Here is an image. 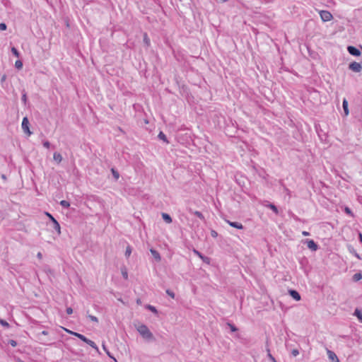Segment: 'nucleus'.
I'll list each match as a JSON object with an SVG mask.
<instances>
[{
	"instance_id": "nucleus-24",
	"label": "nucleus",
	"mask_w": 362,
	"mask_h": 362,
	"mask_svg": "<svg viewBox=\"0 0 362 362\" xmlns=\"http://www.w3.org/2000/svg\"><path fill=\"white\" fill-rule=\"evenodd\" d=\"M146 309H148V310L151 311L152 313H153L154 314L157 315L158 314V310L156 309V307L151 305H147L146 306Z\"/></svg>"
},
{
	"instance_id": "nucleus-41",
	"label": "nucleus",
	"mask_w": 362,
	"mask_h": 362,
	"mask_svg": "<svg viewBox=\"0 0 362 362\" xmlns=\"http://www.w3.org/2000/svg\"><path fill=\"white\" fill-rule=\"evenodd\" d=\"M122 276L124 279H128V273L126 270L122 272Z\"/></svg>"
},
{
	"instance_id": "nucleus-4",
	"label": "nucleus",
	"mask_w": 362,
	"mask_h": 362,
	"mask_svg": "<svg viewBox=\"0 0 362 362\" xmlns=\"http://www.w3.org/2000/svg\"><path fill=\"white\" fill-rule=\"evenodd\" d=\"M303 243L307 244L308 247L311 251H317L319 248L318 245L313 240L306 239Z\"/></svg>"
},
{
	"instance_id": "nucleus-52",
	"label": "nucleus",
	"mask_w": 362,
	"mask_h": 362,
	"mask_svg": "<svg viewBox=\"0 0 362 362\" xmlns=\"http://www.w3.org/2000/svg\"><path fill=\"white\" fill-rule=\"evenodd\" d=\"M355 257H356L358 259H361L359 255L356 252H354V254Z\"/></svg>"
},
{
	"instance_id": "nucleus-27",
	"label": "nucleus",
	"mask_w": 362,
	"mask_h": 362,
	"mask_svg": "<svg viewBox=\"0 0 362 362\" xmlns=\"http://www.w3.org/2000/svg\"><path fill=\"white\" fill-rule=\"evenodd\" d=\"M131 253H132V247L129 245H128L126 248L125 257L127 258H128L130 256Z\"/></svg>"
},
{
	"instance_id": "nucleus-18",
	"label": "nucleus",
	"mask_w": 362,
	"mask_h": 362,
	"mask_svg": "<svg viewBox=\"0 0 362 362\" xmlns=\"http://www.w3.org/2000/svg\"><path fill=\"white\" fill-rule=\"evenodd\" d=\"M158 137L159 139L163 140L165 143H169V141L168 140L166 135L163 132H159Z\"/></svg>"
},
{
	"instance_id": "nucleus-43",
	"label": "nucleus",
	"mask_w": 362,
	"mask_h": 362,
	"mask_svg": "<svg viewBox=\"0 0 362 362\" xmlns=\"http://www.w3.org/2000/svg\"><path fill=\"white\" fill-rule=\"evenodd\" d=\"M345 212H346L347 214H349V215H351V216H353L352 212H351V210L349 207H346V208H345Z\"/></svg>"
},
{
	"instance_id": "nucleus-23",
	"label": "nucleus",
	"mask_w": 362,
	"mask_h": 362,
	"mask_svg": "<svg viewBox=\"0 0 362 362\" xmlns=\"http://www.w3.org/2000/svg\"><path fill=\"white\" fill-rule=\"evenodd\" d=\"M85 343H86L90 346H91L92 348H93V349H95L96 350L98 349L97 345L95 344V343L93 341L89 339H88Z\"/></svg>"
},
{
	"instance_id": "nucleus-9",
	"label": "nucleus",
	"mask_w": 362,
	"mask_h": 362,
	"mask_svg": "<svg viewBox=\"0 0 362 362\" xmlns=\"http://www.w3.org/2000/svg\"><path fill=\"white\" fill-rule=\"evenodd\" d=\"M188 211L192 214H194L195 215L197 218H199L201 221H206L205 219V217L202 214V212L199 211H194L192 210L191 208L188 209Z\"/></svg>"
},
{
	"instance_id": "nucleus-31",
	"label": "nucleus",
	"mask_w": 362,
	"mask_h": 362,
	"mask_svg": "<svg viewBox=\"0 0 362 362\" xmlns=\"http://www.w3.org/2000/svg\"><path fill=\"white\" fill-rule=\"evenodd\" d=\"M15 66L16 69H20L23 67V62L21 60H17L15 62Z\"/></svg>"
},
{
	"instance_id": "nucleus-34",
	"label": "nucleus",
	"mask_w": 362,
	"mask_h": 362,
	"mask_svg": "<svg viewBox=\"0 0 362 362\" xmlns=\"http://www.w3.org/2000/svg\"><path fill=\"white\" fill-rule=\"evenodd\" d=\"M8 344H10L11 346H12L13 347L16 346L18 344L17 341L13 339H9L8 341Z\"/></svg>"
},
{
	"instance_id": "nucleus-13",
	"label": "nucleus",
	"mask_w": 362,
	"mask_h": 362,
	"mask_svg": "<svg viewBox=\"0 0 362 362\" xmlns=\"http://www.w3.org/2000/svg\"><path fill=\"white\" fill-rule=\"evenodd\" d=\"M66 332H69L71 334H72V335L76 337L77 338L80 339L83 342H86V340L88 339V338L86 337H85L84 335H83V334H81L80 333L72 332V331H69L67 329H66Z\"/></svg>"
},
{
	"instance_id": "nucleus-25",
	"label": "nucleus",
	"mask_w": 362,
	"mask_h": 362,
	"mask_svg": "<svg viewBox=\"0 0 362 362\" xmlns=\"http://www.w3.org/2000/svg\"><path fill=\"white\" fill-rule=\"evenodd\" d=\"M227 325L229 327L231 332H235L238 331V328L233 324L228 322Z\"/></svg>"
},
{
	"instance_id": "nucleus-8",
	"label": "nucleus",
	"mask_w": 362,
	"mask_h": 362,
	"mask_svg": "<svg viewBox=\"0 0 362 362\" xmlns=\"http://www.w3.org/2000/svg\"><path fill=\"white\" fill-rule=\"evenodd\" d=\"M193 252L197 255L200 259H202V261L206 263V264H210V262H211V259L209 257H206V256H204L200 252H199L198 250L194 249L193 250Z\"/></svg>"
},
{
	"instance_id": "nucleus-16",
	"label": "nucleus",
	"mask_w": 362,
	"mask_h": 362,
	"mask_svg": "<svg viewBox=\"0 0 362 362\" xmlns=\"http://www.w3.org/2000/svg\"><path fill=\"white\" fill-rule=\"evenodd\" d=\"M162 218L163 219V221L167 223H171L172 221H173V219L171 218V216L168 214H166V213H162Z\"/></svg>"
},
{
	"instance_id": "nucleus-50",
	"label": "nucleus",
	"mask_w": 362,
	"mask_h": 362,
	"mask_svg": "<svg viewBox=\"0 0 362 362\" xmlns=\"http://www.w3.org/2000/svg\"><path fill=\"white\" fill-rule=\"evenodd\" d=\"M6 78V75H3L2 77H1V82L4 81Z\"/></svg>"
},
{
	"instance_id": "nucleus-56",
	"label": "nucleus",
	"mask_w": 362,
	"mask_h": 362,
	"mask_svg": "<svg viewBox=\"0 0 362 362\" xmlns=\"http://www.w3.org/2000/svg\"><path fill=\"white\" fill-rule=\"evenodd\" d=\"M19 362H24V361L19 359Z\"/></svg>"
},
{
	"instance_id": "nucleus-22",
	"label": "nucleus",
	"mask_w": 362,
	"mask_h": 362,
	"mask_svg": "<svg viewBox=\"0 0 362 362\" xmlns=\"http://www.w3.org/2000/svg\"><path fill=\"white\" fill-rule=\"evenodd\" d=\"M267 206L271 209L276 214H279V210L274 204L269 203L268 205H267Z\"/></svg>"
},
{
	"instance_id": "nucleus-20",
	"label": "nucleus",
	"mask_w": 362,
	"mask_h": 362,
	"mask_svg": "<svg viewBox=\"0 0 362 362\" xmlns=\"http://www.w3.org/2000/svg\"><path fill=\"white\" fill-rule=\"evenodd\" d=\"M362 279V274L361 272L356 273L353 275L352 279L354 281H358Z\"/></svg>"
},
{
	"instance_id": "nucleus-38",
	"label": "nucleus",
	"mask_w": 362,
	"mask_h": 362,
	"mask_svg": "<svg viewBox=\"0 0 362 362\" xmlns=\"http://www.w3.org/2000/svg\"><path fill=\"white\" fill-rule=\"evenodd\" d=\"M6 29H7L6 24L4 23H0V30L4 31V30H6Z\"/></svg>"
},
{
	"instance_id": "nucleus-47",
	"label": "nucleus",
	"mask_w": 362,
	"mask_h": 362,
	"mask_svg": "<svg viewBox=\"0 0 362 362\" xmlns=\"http://www.w3.org/2000/svg\"><path fill=\"white\" fill-rule=\"evenodd\" d=\"M302 234H303V235H304V236H308V235H310V233H309V232H307V231H303V232H302Z\"/></svg>"
},
{
	"instance_id": "nucleus-12",
	"label": "nucleus",
	"mask_w": 362,
	"mask_h": 362,
	"mask_svg": "<svg viewBox=\"0 0 362 362\" xmlns=\"http://www.w3.org/2000/svg\"><path fill=\"white\" fill-rule=\"evenodd\" d=\"M327 355H328L329 360H331L332 362H339V360L338 359L337 356L332 351L327 350Z\"/></svg>"
},
{
	"instance_id": "nucleus-2",
	"label": "nucleus",
	"mask_w": 362,
	"mask_h": 362,
	"mask_svg": "<svg viewBox=\"0 0 362 362\" xmlns=\"http://www.w3.org/2000/svg\"><path fill=\"white\" fill-rule=\"evenodd\" d=\"M29 124L30 123L28 117H23L21 127L23 132L28 136H30L33 134V132L30 129Z\"/></svg>"
},
{
	"instance_id": "nucleus-11",
	"label": "nucleus",
	"mask_w": 362,
	"mask_h": 362,
	"mask_svg": "<svg viewBox=\"0 0 362 362\" xmlns=\"http://www.w3.org/2000/svg\"><path fill=\"white\" fill-rule=\"evenodd\" d=\"M342 107L344 110V116L346 117L349 114V103L346 98L343 99L342 102Z\"/></svg>"
},
{
	"instance_id": "nucleus-55",
	"label": "nucleus",
	"mask_w": 362,
	"mask_h": 362,
	"mask_svg": "<svg viewBox=\"0 0 362 362\" xmlns=\"http://www.w3.org/2000/svg\"><path fill=\"white\" fill-rule=\"evenodd\" d=\"M140 302H141L140 299H138V300H136V303H140Z\"/></svg>"
},
{
	"instance_id": "nucleus-29",
	"label": "nucleus",
	"mask_w": 362,
	"mask_h": 362,
	"mask_svg": "<svg viewBox=\"0 0 362 362\" xmlns=\"http://www.w3.org/2000/svg\"><path fill=\"white\" fill-rule=\"evenodd\" d=\"M0 325H1L3 327H4L6 328L10 327V325L8 324V322H7L6 320H2V319H0Z\"/></svg>"
},
{
	"instance_id": "nucleus-54",
	"label": "nucleus",
	"mask_w": 362,
	"mask_h": 362,
	"mask_svg": "<svg viewBox=\"0 0 362 362\" xmlns=\"http://www.w3.org/2000/svg\"><path fill=\"white\" fill-rule=\"evenodd\" d=\"M1 177H2L3 179H4V180H6V175H1Z\"/></svg>"
},
{
	"instance_id": "nucleus-26",
	"label": "nucleus",
	"mask_w": 362,
	"mask_h": 362,
	"mask_svg": "<svg viewBox=\"0 0 362 362\" xmlns=\"http://www.w3.org/2000/svg\"><path fill=\"white\" fill-rule=\"evenodd\" d=\"M60 205L64 208H68L70 206V203L66 200H62L60 202Z\"/></svg>"
},
{
	"instance_id": "nucleus-17",
	"label": "nucleus",
	"mask_w": 362,
	"mask_h": 362,
	"mask_svg": "<svg viewBox=\"0 0 362 362\" xmlns=\"http://www.w3.org/2000/svg\"><path fill=\"white\" fill-rule=\"evenodd\" d=\"M53 158L57 163H59L62 160V156L61 155V153L58 152H54L53 155Z\"/></svg>"
},
{
	"instance_id": "nucleus-42",
	"label": "nucleus",
	"mask_w": 362,
	"mask_h": 362,
	"mask_svg": "<svg viewBox=\"0 0 362 362\" xmlns=\"http://www.w3.org/2000/svg\"><path fill=\"white\" fill-rule=\"evenodd\" d=\"M66 312L68 315H71L73 313V309L70 307L66 308Z\"/></svg>"
},
{
	"instance_id": "nucleus-44",
	"label": "nucleus",
	"mask_w": 362,
	"mask_h": 362,
	"mask_svg": "<svg viewBox=\"0 0 362 362\" xmlns=\"http://www.w3.org/2000/svg\"><path fill=\"white\" fill-rule=\"evenodd\" d=\"M211 235L214 238H216L218 236V233L214 230L211 231Z\"/></svg>"
},
{
	"instance_id": "nucleus-7",
	"label": "nucleus",
	"mask_w": 362,
	"mask_h": 362,
	"mask_svg": "<svg viewBox=\"0 0 362 362\" xmlns=\"http://www.w3.org/2000/svg\"><path fill=\"white\" fill-rule=\"evenodd\" d=\"M347 51L351 55L354 57H358L361 54L359 49L352 45H349L347 47Z\"/></svg>"
},
{
	"instance_id": "nucleus-30",
	"label": "nucleus",
	"mask_w": 362,
	"mask_h": 362,
	"mask_svg": "<svg viewBox=\"0 0 362 362\" xmlns=\"http://www.w3.org/2000/svg\"><path fill=\"white\" fill-rule=\"evenodd\" d=\"M11 52L14 56H16L17 57H18L20 56V53H19L18 50L14 47H13L11 48Z\"/></svg>"
},
{
	"instance_id": "nucleus-49",
	"label": "nucleus",
	"mask_w": 362,
	"mask_h": 362,
	"mask_svg": "<svg viewBox=\"0 0 362 362\" xmlns=\"http://www.w3.org/2000/svg\"><path fill=\"white\" fill-rule=\"evenodd\" d=\"M358 238H359V241H360L361 243H362V234H361V233H359Z\"/></svg>"
},
{
	"instance_id": "nucleus-51",
	"label": "nucleus",
	"mask_w": 362,
	"mask_h": 362,
	"mask_svg": "<svg viewBox=\"0 0 362 362\" xmlns=\"http://www.w3.org/2000/svg\"><path fill=\"white\" fill-rule=\"evenodd\" d=\"M355 257H356L358 259H361L359 255L356 252H354V254Z\"/></svg>"
},
{
	"instance_id": "nucleus-39",
	"label": "nucleus",
	"mask_w": 362,
	"mask_h": 362,
	"mask_svg": "<svg viewBox=\"0 0 362 362\" xmlns=\"http://www.w3.org/2000/svg\"><path fill=\"white\" fill-rule=\"evenodd\" d=\"M291 354L293 356H297L299 354V351L297 349H294L291 351Z\"/></svg>"
},
{
	"instance_id": "nucleus-48",
	"label": "nucleus",
	"mask_w": 362,
	"mask_h": 362,
	"mask_svg": "<svg viewBox=\"0 0 362 362\" xmlns=\"http://www.w3.org/2000/svg\"><path fill=\"white\" fill-rule=\"evenodd\" d=\"M40 334H42V335H47V334H48V332H47V331H46V330H43V331L40 333Z\"/></svg>"
},
{
	"instance_id": "nucleus-37",
	"label": "nucleus",
	"mask_w": 362,
	"mask_h": 362,
	"mask_svg": "<svg viewBox=\"0 0 362 362\" xmlns=\"http://www.w3.org/2000/svg\"><path fill=\"white\" fill-rule=\"evenodd\" d=\"M166 293L170 296L172 298H175V293L173 291H172L170 289H167L166 290Z\"/></svg>"
},
{
	"instance_id": "nucleus-3",
	"label": "nucleus",
	"mask_w": 362,
	"mask_h": 362,
	"mask_svg": "<svg viewBox=\"0 0 362 362\" xmlns=\"http://www.w3.org/2000/svg\"><path fill=\"white\" fill-rule=\"evenodd\" d=\"M45 214L49 217V220L51 221V223H52L53 228L57 231L58 234H60L61 233V230H60L61 228H60V225H59V222L49 213L46 212Z\"/></svg>"
},
{
	"instance_id": "nucleus-6",
	"label": "nucleus",
	"mask_w": 362,
	"mask_h": 362,
	"mask_svg": "<svg viewBox=\"0 0 362 362\" xmlns=\"http://www.w3.org/2000/svg\"><path fill=\"white\" fill-rule=\"evenodd\" d=\"M349 69L354 72H360L362 69V66L360 63L356 62H352L349 64Z\"/></svg>"
},
{
	"instance_id": "nucleus-14",
	"label": "nucleus",
	"mask_w": 362,
	"mask_h": 362,
	"mask_svg": "<svg viewBox=\"0 0 362 362\" xmlns=\"http://www.w3.org/2000/svg\"><path fill=\"white\" fill-rule=\"evenodd\" d=\"M227 223L231 227H233V228H238V229H243V224L241 223L236 222V221H227Z\"/></svg>"
},
{
	"instance_id": "nucleus-53",
	"label": "nucleus",
	"mask_w": 362,
	"mask_h": 362,
	"mask_svg": "<svg viewBox=\"0 0 362 362\" xmlns=\"http://www.w3.org/2000/svg\"><path fill=\"white\" fill-rule=\"evenodd\" d=\"M37 257L41 259L42 255V253L41 252H38L37 255Z\"/></svg>"
},
{
	"instance_id": "nucleus-32",
	"label": "nucleus",
	"mask_w": 362,
	"mask_h": 362,
	"mask_svg": "<svg viewBox=\"0 0 362 362\" xmlns=\"http://www.w3.org/2000/svg\"><path fill=\"white\" fill-rule=\"evenodd\" d=\"M267 356L272 362H276L275 358L271 354L269 349H267Z\"/></svg>"
},
{
	"instance_id": "nucleus-45",
	"label": "nucleus",
	"mask_w": 362,
	"mask_h": 362,
	"mask_svg": "<svg viewBox=\"0 0 362 362\" xmlns=\"http://www.w3.org/2000/svg\"><path fill=\"white\" fill-rule=\"evenodd\" d=\"M349 250L350 251V252H351L353 254H354V252H356L355 250L354 249V247L351 246H349Z\"/></svg>"
},
{
	"instance_id": "nucleus-40",
	"label": "nucleus",
	"mask_w": 362,
	"mask_h": 362,
	"mask_svg": "<svg viewBox=\"0 0 362 362\" xmlns=\"http://www.w3.org/2000/svg\"><path fill=\"white\" fill-rule=\"evenodd\" d=\"M43 146L49 148L50 147V143L48 141H43Z\"/></svg>"
},
{
	"instance_id": "nucleus-5",
	"label": "nucleus",
	"mask_w": 362,
	"mask_h": 362,
	"mask_svg": "<svg viewBox=\"0 0 362 362\" xmlns=\"http://www.w3.org/2000/svg\"><path fill=\"white\" fill-rule=\"evenodd\" d=\"M320 15L322 21L324 22L329 21L333 18L332 13L328 11H320Z\"/></svg>"
},
{
	"instance_id": "nucleus-19",
	"label": "nucleus",
	"mask_w": 362,
	"mask_h": 362,
	"mask_svg": "<svg viewBox=\"0 0 362 362\" xmlns=\"http://www.w3.org/2000/svg\"><path fill=\"white\" fill-rule=\"evenodd\" d=\"M354 315L357 317V318L358 319V320L362 322V310L356 308L354 311Z\"/></svg>"
},
{
	"instance_id": "nucleus-28",
	"label": "nucleus",
	"mask_w": 362,
	"mask_h": 362,
	"mask_svg": "<svg viewBox=\"0 0 362 362\" xmlns=\"http://www.w3.org/2000/svg\"><path fill=\"white\" fill-rule=\"evenodd\" d=\"M144 42L147 46L150 45V39L148 38L146 33H144Z\"/></svg>"
},
{
	"instance_id": "nucleus-1",
	"label": "nucleus",
	"mask_w": 362,
	"mask_h": 362,
	"mask_svg": "<svg viewBox=\"0 0 362 362\" xmlns=\"http://www.w3.org/2000/svg\"><path fill=\"white\" fill-rule=\"evenodd\" d=\"M137 331L141 334V336L147 340L153 341L154 340V337L152 332L149 330L148 327L145 325H141L137 327Z\"/></svg>"
},
{
	"instance_id": "nucleus-33",
	"label": "nucleus",
	"mask_w": 362,
	"mask_h": 362,
	"mask_svg": "<svg viewBox=\"0 0 362 362\" xmlns=\"http://www.w3.org/2000/svg\"><path fill=\"white\" fill-rule=\"evenodd\" d=\"M87 317L93 322H98V319L95 316L88 315Z\"/></svg>"
},
{
	"instance_id": "nucleus-57",
	"label": "nucleus",
	"mask_w": 362,
	"mask_h": 362,
	"mask_svg": "<svg viewBox=\"0 0 362 362\" xmlns=\"http://www.w3.org/2000/svg\"><path fill=\"white\" fill-rule=\"evenodd\" d=\"M223 1H226L227 0H223Z\"/></svg>"
},
{
	"instance_id": "nucleus-21",
	"label": "nucleus",
	"mask_w": 362,
	"mask_h": 362,
	"mask_svg": "<svg viewBox=\"0 0 362 362\" xmlns=\"http://www.w3.org/2000/svg\"><path fill=\"white\" fill-rule=\"evenodd\" d=\"M111 173L112 174V176L114 177V178L117 180L119 177V172L115 169L114 168H111Z\"/></svg>"
},
{
	"instance_id": "nucleus-10",
	"label": "nucleus",
	"mask_w": 362,
	"mask_h": 362,
	"mask_svg": "<svg viewBox=\"0 0 362 362\" xmlns=\"http://www.w3.org/2000/svg\"><path fill=\"white\" fill-rule=\"evenodd\" d=\"M288 293L290 296L296 300L298 301L300 300V293L296 291L293 289H290L288 291Z\"/></svg>"
},
{
	"instance_id": "nucleus-15",
	"label": "nucleus",
	"mask_w": 362,
	"mask_h": 362,
	"mask_svg": "<svg viewBox=\"0 0 362 362\" xmlns=\"http://www.w3.org/2000/svg\"><path fill=\"white\" fill-rule=\"evenodd\" d=\"M150 252L152 254L153 257H154V259L157 261V262H159L160 261L161 259V257H160V255L159 254V252L154 250V249H151L150 250Z\"/></svg>"
},
{
	"instance_id": "nucleus-46",
	"label": "nucleus",
	"mask_w": 362,
	"mask_h": 362,
	"mask_svg": "<svg viewBox=\"0 0 362 362\" xmlns=\"http://www.w3.org/2000/svg\"><path fill=\"white\" fill-rule=\"evenodd\" d=\"M103 349H105V351H106L107 354L110 357L113 358V357L110 355V352L106 349V348H105V345H103Z\"/></svg>"
},
{
	"instance_id": "nucleus-35",
	"label": "nucleus",
	"mask_w": 362,
	"mask_h": 362,
	"mask_svg": "<svg viewBox=\"0 0 362 362\" xmlns=\"http://www.w3.org/2000/svg\"><path fill=\"white\" fill-rule=\"evenodd\" d=\"M21 100H22L23 103L25 105L26 102H27V94L25 91H23V94H22Z\"/></svg>"
},
{
	"instance_id": "nucleus-36",
	"label": "nucleus",
	"mask_w": 362,
	"mask_h": 362,
	"mask_svg": "<svg viewBox=\"0 0 362 362\" xmlns=\"http://www.w3.org/2000/svg\"><path fill=\"white\" fill-rule=\"evenodd\" d=\"M199 225V223H198L197 221H192V224L191 226V228L194 230L196 229V227H198Z\"/></svg>"
}]
</instances>
